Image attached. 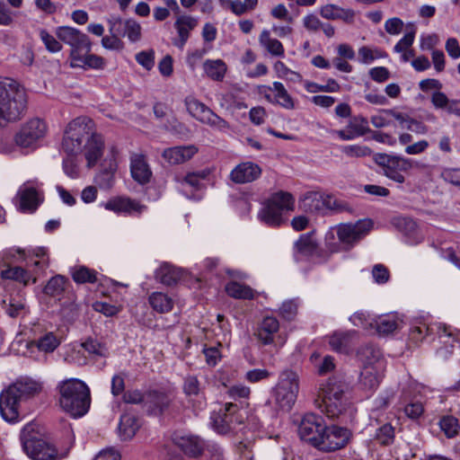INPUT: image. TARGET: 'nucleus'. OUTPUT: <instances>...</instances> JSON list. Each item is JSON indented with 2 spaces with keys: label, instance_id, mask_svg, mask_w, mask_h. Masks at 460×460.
<instances>
[{
  "label": "nucleus",
  "instance_id": "obj_3",
  "mask_svg": "<svg viewBox=\"0 0 460 460\" xmlns=\"http://www.w3.org/2000/svg\"><path fill=\"white\" fill-rule=\"evenodd\" d=\"M58 402L64 411L74 418L86 414L91 404L90 389L79 379H67L58 385Z\"/></svg>",
  "mask_w": 460,
  "mask_h": 460
},
{
  "label": "nucleus",
  "instance_id": "obj_50",
  "mask_svg": "<svg viewBox=\"0 0 460 460\" xmlns=\"http://www.w3.org/2000/svg\"><path fill=\"white\" fill-rule=\"evenodd\" d=\"M347 129L351 130L357 137L364 136L370 131L368 121L363 116L354 117L349 122Z\"/></svg>",
  "mask_w": 460,
  "mask_h": 460
},
{
  "label": "nucleus",
  "instance_id": "obj_16",
  "mask_svg": "<svg viewBox=\"0 0 460 460\" xmlns=\"http://www.w3.org/2000/svg\"><path fill=\"white\" fill-rule=\"evenodd\" d=\"M8 386L0 394V413L4 420L14 423L19 420L21 398Z\"/></svg>",
  "mask_w": 460,
  "mask_h": 460
},
{
  "label": "nucleus",
  "instance_id": "obj_9",
  "mask_svg": "<svg viewBox=\"0 0 460 460\" xmlns=\"http://www.w3.org/2000/svg\"><path fill=\"white\" fill-rule=\"evenodd\" d=\"M48 127L44 120L34 118L23 123L14 135V142L21 148L35 149L38 143L47 134Z\"/></svg>",
  "mask_w": 460,
  "mask_h": 460
},
{
  "label": "nucleus",
  "instance_id": "obj_10",
  "mask_svg": "<svg viewBox=\"0 0 460 460\" xmlns=\"http://www.w3.org/2000/svg\"><path fill=\"white\" fill-rule=\"evenodd\" d=\"M244 420L236 403L226 402L217 411L210 415V426L219 435H226L233 429V424H241Z\"/></svg>",
  "mask_w": 460,
  "mask_h": 460
},
{
  "label": "nucleus",
  "instance_id": "obj_59",
  "mask_svg": "<svg viewBox=\"0 0 460 460\" xmlns=\"http://www.w3.org/2000/svg\"><path fill=\"white\" fill-rule=\"evenodd\" d=\"M433 332V328L422 323L420 326H414L411 329V339L415 342L421 341L426 335H429Z\"/></svg>",
  "mask_w": 460,
  "mask_h": 460
},
{
  "label": "nucleus",
  "instance_id": "obj_26",
  "mask_svg": "<svg viewBox=\"0 0 460 460\" xmlns=\"http://www.w3.org/2000/svg\"><path fill=\"white\" fill-rule=\"evenodd\" d=\"M320 14L327 20H342L347 23H352L356 13L352 9H344L330 4L320 9Z\"/></svg>",
  "mask_w": 460,
  "mask_h": 460
},
{
  "label": "nucleus",
  "instance_id": "obj_60",
  "mask_svg": "<svg viewBox=\"0 0 460 460\" xmlns=\"http://www.w3.org/2000/svg\"><path fill=\"white\" fill-rule=\"evenodd\" d=\"M423 412L424 408L422 403L420 402H410L404 407L405 415L411 420L419 419Z\"/></svg>",
  "mask_w": 460,
  "mask_h": 460
},
{
  "label": "nucleus",
  "instance_id": "obj_36",
  "mask_svg": "<svg viewBox=\"0 0 460 460\" xmlns=\"http://www.w3.org/2000/svg\"><path fill=\"white\" fill-rule=\"evenodd\" d=\"M226 291L228 296L236 299H252L254 296L253 290L236 281H231L226 284Z\"/></svg>",
  "mask_w": 460,
  "mask_h": 460
},
{
  "label": "nucleus",
  "instance_id": "obj_54",
  "mask_svg": "<svg viewBox=\"0 0 460 460\" xmlns=\"http://www.w3.org/2000/svg\"><path fill=\"white\" fill-rule=\"evenodd\" d=\"M136 60L146 70H151L155 66V51H140L136 55Z\"/></svg>",
  "mask_w": 460,
  "mask_h": 460
},
{
  "label": "nucleus",
  "instance_id": "obj_22",
  "mask_svg": "<svg viewBox=\"0 0 460 460\" xmlns=\"http://www.w3.org/2000/svg\"><path fill=\"white\" fill-rule=\"evenodd\" d=\"M168 395L160 390H149L146 393L145 408L148 414L159 415L169 405Z\"/></svg>",
  "mask_w": 460,
  "mask_h": 460
},
{
  "label": "nucleus",
  "instance_id": "obj_61",
  "mask_svg": "<svg viewBox=\"0 0 460 460\" xmlns=\"http://www.w3.org/2000/svg\"><path fill=\"white\" fill-rule=\"evenodd\" d=\"M146 393L143 394L139 390H129L123 394V401L126 403L138 404L143 403L145 405Z\"/></svg>",
  "mask_w": 460,
  "mask_h": 460
},
{
  "label": "nucleus",
  "instance_id": "obj_15",
  "mask_svg": "<svg viewBox=\"0 0 460 460\" xmlns=\"http://www.w3.org/2000/svg\"><path fill=\"white\" fill-rule=\"evenodd\" d=\"M109 31L128 37L131 42H137L141 39V25L134 19L122 20L120 17L112 16L108 20Z\"/></svg>",
  "mask_w": 460,
  "mask_h": 460
},
{
  "label": "nucleus",
  "instance_id": "obj_21",
  "mask_svg": "<svg viewBox=\"0 0 460 460\" xmlns=\"http://www.w3.org/2000/svg\"><path fill=\"white\" fill-rule=\"evenodd\" d=\"M104 208L107 210L113 211L115 213H137L141 214L146 209V206L139 203L135 199L129 198H115L108 200L104 204Z\"/></svg>",
  "mask_w": 460,
  "mask_h": 460
},
{
  "label": "nucleus",
  "instance_id": "obj_5",
  "mask_svg": "<svg viewBox=\"0 0 460 460\" xmlns=\"http://www.w3.org/2000/svg\"><path fill=\"white\" fill-rule=\"evenodd\" d=\"M349 385L338 376H332L322 385L319 391V398L322 400V406L324 407L328 417H339L347 406L346 393L349 391Z\"/></svg>",
  "mask_w": 460,
  "mask_h": 460
},
{
  "label": "nucleus",
  "instance_id": "obj_7",
  "mask_svg": "<svg viewBox=\"0 0 460 460\" xmlns=\"http://www.w3.org/2000/svg\"><path fill=\"white\" fill-rule=\"evenodd\" d=\"M299 391L298 375L289 369L284 370L275 388V401L285 411H290L295 404Z\"/></svg>",
  "mask_w": 460,
  "mask_h": 460
},
{
  "label": "nucleus",
  "instance_id": "obj_63",
  "mask_svg": "<svg viewBox=\"0 0 460 460\" xmlns=\"http://www.w3.org/2000/svg\"><path fill=\"white\" fill-rule=\"evenodd\" d=\"M5 313L13 317H18L24 311V305L14 298L10 299L9 304L5 305Z\"/></svg>",
  "mask_w": 460,
  "mask_h": 460
},
{
  "label": "nucleus",
  "instance_id": "obj_13",
  "mask_svg": "<svg viewBox=\"0 0 460 460\" xmlns=\"http://www.w3.org/2000/svg\"><path fill=\"white\" fill-rule=\"evenodd\" d=\"M323 437L317 449L323 452H334L347 446L351 438V431L337 425H327Z\"/></svg>",
  "mask_w": 460,
  "mask_h": 460
},
{
  "label": "nucleus",
  "instance_id": "obj_58",
  "mask_svg": "<svg viewBox=\"0 0 460 460\" xmlns=\"http://www.w3.org/2000/svg\"><path fill=\"white\" fill-rule=\"evenodd\" d=\"M204 450L208 460H226L224 449L217 443H208Z\"/></svg>",
  "mask_w": 460,
  "mask_h": 460
},
{
  "label": "nucleus",
  "instance_id": "obj_46",
  "mask_svg": "<svg viewBox=\"0 0 460 460\" xmlns=\"http://www.w3.org/2000/svg\"><path fill=\"white\" fill-rule=\"evenodd\" d=\"M305 89L310 93L325 92V93H337L341 90V85L332 78L327 80V84H319L314 82H307Z\"/></svg>",
  "mask_w": 460,
  "mask_h": 460
},
{
  "label": "nucleus",
  "instance_id": "obj_38",
  "mask_svg": "<svg viewBox=\"0 0 460 460\" xmlns=\"http://www.w3.org/2000/svg\"><path fill=\"white\" fill-rule=\"evenodd\" d=\"M438 425L447 438H456L459 434V420L453 415L442 416L438 421Z\"/></svg>",
  "mask_w": 460,
  "mask_h": 460
},
{
  "label": "nucleus",
  "instance_id": "obj_18",
  "mask_svg": "<svg viewBox=\"0 0 460 460\" xmlns=\"http://www.w3.org/2000/svg\"><path fill=\"white\" fill-rule=\"evenodd\" d=\"M130 172L132 178L141 185L148 183L153 176L146 156L137 153L130 155Z\"/></svg>",
  "mask_w": 460,
  "mask_h": 460
},
{
  "label": "nucleus",
  "instance_id": "obj_17",
  "mask_svg": "<svg viewBox=\"0 0 460 460\" xmlns=\"http://www.w3.org/2000/svg\"><path fill=\"white\" fill-rule=\"evenodd\" d=\"M336 200L332 197L323 199L317 192H309L300 200V208L307 213H323L326 209H334Z\"/></svg>",
  "mask_w": 460,
  "mask_h": 460
},
{
  "label": "nucleus",
  "instance_id": "obj_33",
  "mask_svg": "<svg viewBox=\"0 0 460 460\" xmlns=\"http://www.w3.org/2000/svg\"><path fill=\"white\" fill-rule=\"evenodd\" d=\"M259 42L272 56L283 57L285 54L282 43L277 39L270 38V33L268 30L261 31L259 37Z\"/></svg>",
  "mask_w": 460,
  "mask_h": 460
},
{
  "label": "nucleus",
  "instance_id": "obj_29",
  "mask_svg": "<svg viewBox=\"0 0 460 460\" xmlns=\"http://www.w3.org/2000/svg\"><path fill=\"white\" fill-rule=\"evenodd\" d=\"M106 65L105 59L91 52H83L78 59L70 62L71 67H79L84 69H103Z\"/></svg>",
  "mask_w": 460,
  "mask_h": 460
},
{
  "label": "nucleus",
  "instance_id": "obj_51",
  "mask_svg": "<svg viewBox=\"0 0 460 460\" xmlns=\"http://www.w3.org/2000/svg\"><path fill=\"white\" fill-rule=\"evenodd\" d=\"M72 276L76 283H94L96 281L95 272L84 266L76 269Z\"/></svg>",
  "mask_w": 460,
  "mask_h": 460
},
{
  "label": "nucleus",
  "instance_id": "obj_28",
  "mask_svg": "<svg viewBox=\"0 0 460 460\" xmlns=\"http://www.w3.org/2000/svg\"><path fill=\"white\" fill-rule=\"evenodd\" d=\"M198 25V20L189 15H181L177 17L174 22V27L177 29L179 34V41L175 44L183 48L187 42L190 32Z\"/></svg>",
  "mask_w": 460,
  "mask_h": 460
},
{
  "label": "nucleus",
  "instance_id": "obj_35",
  "mask_svg": "<svg viewBox=\"0 0 460 460\" xmlns=\"http://www.w3.org/2000/svg\"><path fill=\"white\" fill-rule=\"evenodd\" d=\"M203 67L207 75L215 81H222L226 72V66L221 59H208L204 62Z\"/></svg>",
  "mask_w": 460,
  "mask_h": 460
},
{
  "label": "nucleus",
  "instance_id": "obj_25",
  "mask_svg": "<svg viewBox=\"0 0 460 460\" xmlns=\"http://www.w3.org/2000/svg\"><path fill=\"white\" fill-rule=\"evenodd\" d=\"M17 195L20 199V208L23 211H34L40 204L38 191L30 183L23 184Z\"/></svg>",
  "mask_w": 460,
  "mask_h": 460
},
{
  "label": "nucleus",
  "instance_id": "obj_2",
  "mask_svg": "<svg viewBox=\"0 0 460 460\" xmlns=\"http://www.w3.org/2000/svg\"><path fill=\"white\" fill-rule=\"evenodd\" d=\"M27 106L24 87L13 79H0V128L21 120L26 114Z\"/></svg>",
  "mask_w": 460,
  "mask_h": 460
},
{
  "label": "nucleus",
  "instance_id": "obj_23",
  "mask_svg": "<svg viewBox=\"0 0 460 460\" xmlns=\"http://www.w3.org/2000/svg\"><path fill=\"white\" fill-rule=\"evenodd\" d=\"M392 222L394 226L408 238L407 242L409 243H418L421 241L422 238L418 234L417 224L412 218L397 217H394Z\"/></svg>",
  "mask_w": 460,
  "mask_h": 460
},
{
  "label": "nucleus",
  "instance_id": "obj_44",
  "mask_svg": "<svg viewBox=\"0 0 460 460\" xmlns=\"http://www.w3.org/2000/svg\"><path fill=\"white\" fill-rule=\"evenodd\" d=\"M198 153L194 145L174 146V164H182L191 159Z\"/></svg>",
  "mask_w": 460,
  "mask_h": 460
},
{
  "label": "nucleus",
  "instance_id": "obj_14",
  "mask_svg": "<svg viewBox=\"0 0 460 460\" xmlns=\"http://www.w3.org/2000/svg\"><path fill=\"white\" fill-rule=\"evenodd\" d=\"M185 104L189 113L203 123L225 128L226 121L217 116L211 109L194 98H186Z\"/></svg>",
  "mask_w": 460,
  "mask_h": 460
},
{
  "label": "nucleus",
  "instance_id": "obj_27",
  "mask_svg": "<svg viewBox=\"0 0 460 460\" xmlns=\"http://www.w3.org/2000/svg\"><path fill=\"white\" fill-rule=\"evenodd\" d=\"M19 398L26 399L40 392L41 384L31 378H21L9 385Z\"/></svg>",
  "mask_w": 460,
  "mask_h": 460
},
{
  "label": "nucleus",
  "instance_id": "obj_45",
  "mask_svg": "<svg viewBox=\"0 0 460 460\" xmlns=\"http://www.w3.org/2000/svg\"><path fill=\"white\" fill-rule=\"evenodd\" d=\"M337 235L340 242L346 245H353L359 241L358 234L355 232L352 225H342L337 229Z\"/></svg>",
  "mask_w": 460,
  "mask_h": 460
},
{
  "label": "nucleus",
  "instance_id": "obj_11",
  "mask_svg": "<svg viewBox=\"0 0 460 460\" xmlns=\"http://www.w3.org/2000/svg\"><path fill=\"white\" fill-rule=\"evenodd\" d=\"M57 38L71 47L69 58L71 61L78 59L83 52H91L92 42L89 37L81 31L70 26H59L56 29Z\"/></svg>",
  "mask_w": 460,
  "mask_h": 460
},
{
  "label": "nucleus",
  "instance_id": "obj_37",
  "mask_svg": "<svg viewBox=\"0 0 460 460\" xmlns=\"http://www.w3.org/2000/svg\"><path fill=\"white\" fill-rule=\"evenodd\" d=\"M268 89L270 91L276 92L275 101L279 105L288 110L294 109V101L285 89L282 83L274 82L272 86H269Z\"/></svg>",
  "mask_w": 460,
  "mask_h": 460
},
{
  "label": "nucleus",
  "instance_id": "obj_40",
  "mask_svg": "<svg viewBox=\"0 0 460 460\" xmlns=\"http://www.w3.org/2000/svg\"><path fill=\"white\" fill-rule=\"evenodd\" d=\"M66 282L67 279L61 275L52 277L45 286L44 293L50 296H60L65 291Z\"/></svg>",
  "mask_w": 460,
  "mask_h": 460
},
{
  "label": "nucleus",
  "instance_id": "obj_62",
  "mask_svg": "<svg viewBox=\"0 0 460 460\" xmlns=\"http://www.w3.org/2000/svg\"><path fill=\"white\" fill-rule=\"evenodd\" d=\"M372 275L375 281L378 284L386 283L390 277L387 268L382 264H376L373 267Z\"/></svg>",
  "mask_w": 460,
  "mask_h": 460
},
{
  "label": "nucleus",
  "instance_id": "obj_39",
  "mask_svg": "<svg viewBox=\"0 0 460 460\" xmlns=\"http://www.w3.org/2000/svg\"><path fill=\"white\" fill-rule=\"evenodd\" d=\"M60 341L53 332H48L31 344L35 345L39 350L44 352H53L59 345Z\"/></svg>",
  "mask_w": 460,
  "mask_h": 460
},
{
  "label": "nucleus",
  "instance_id": "obj_4",
  "mask_svg": "<svg viewBox=\"0 0 460 460\" xmlns=\"http://www.w3.org/2000/svg\"><path fill=\"white\" fill-rule=\"evenodd\" d=\"M22 446L26 455L33 460H58L56 447L40 432L37 424L28 423L20 435Z\"/></svg>",
  "mask_w": 460,
  "mask_h": 460
},
{
  "label": "nucleus",
  "instance_id": "obj_32",
  "mask_svg": "<svg viewBox=\"0 0 460 460\" xmlns=\"http://www.w3.org/2000/svg\"><path fill=\"white\" fill-rule=\"evenodd\" d=\"M140 425L138 420L131 414H123L120 417L119 433L122 440H129L135 435Z\"/></svg>",
  "mask_w": 460,
  "mask_h": 460
},
{
  "label": "nucleus",
  "instance_id": "obj_8",
  "mask_svg": "<svg viewBox=\"0 0 460 460\" xmlns=\"http://www.w3.org/2000/svg\"><path fill=\"white\" fill-rule=\"evenodd\" d=\"M373 161L382 168L385 176L398 183L405 181L402 172H406L412 168L411 159L385 153L374 154Z\"/></svg>",
  "mask_w": 460,
  "mask_h": 460
},
{
  "label": "nucleus",
  "instance_id": "obj_52",
  "mask_svg": "<svg viewBox=\"0 0 460 460\" xmlns=\"http://www.w3.org/2000/svg\"><path fill=\"white\" fill-rule=\"evenodd\" d=\"M64 172L70 178H77L79 176V163L77 156H66L63 160Z\"/></svg>",
  "mask_w": 460,
  "mask_h": 460
},
{
  "label": "nucleus",
  "instance_id": "obj_47",
  "mask_svg": "<svg viewBox=\"0 0 460 460\" xmlns=\"http://www.w3.org/2000/svg\"><path fill=\"white\" fill-rule=\"evenodd\" d=\"M394 428L390 423H385L376 429V440L383 446H389L394 441Z\"/></svg>",
  "mask_w": 460,
  "mask_h": 460
},
{
  "label": "nucleus",
  "instance_id": "obj_12",
  "mask_svg": "<svg viewBox=\"0 0 460 460\" xmlns=\"http://www.w3.org/2000/svg\"><path fill=\"white\" fill-rule=\"evenodd\" d=\"M325 429H327V424L322 416L306 413L300 421L297 432L302 441L317 449L320 440L323 438Z\"/></svg>",
  "mask_w": 460,
  "mask_h": 460
},
{
  "label": "nucleus",
  "instance_id": "obj_19",
  "mask_svg": "<svg viewBox=\"0 0 460 460\" xmlns=\"http://www.w3.org/2000/svg\"><path fill=\"white\" fill-rule=\"evenodd\" d=\"M261 174V168L252 162H243L236 165L230 173L232 181L243 184L257 180Z\"/></svg>",
  "mask_w": 460,
  "mask_h": 460
},
{
  "label": "nucleus",
  "instance_id": "obj_31",
  "mask_svg": "<svg viewBox=\"0 0 460 460\" xmlns=\"http://www.w3.org/2000/svg\"><path fill=\"white\" fill-rule=\"evenodd\" d=\"M353 333V332H334L329 337V345L331 346L332 349L340 353H347L350 347Z\"/></svg>",
  "mask_w": 460,
  "mask_h": 460
},
{
  "label": "nucleus",
  "instance_id": "obj_55",
  "mask_svg": "<svg viewBox=\"0 0 460 460\" xmlns=\"http://www.w3.org/2000/svg\"><path fill=\"white\" fill-rule=\"evenodd\" d=\"M342 152L350 157H364L372 154L369 147L358 145L346 146L342 148Z\"/></svg>",
  "mask_w": 460,
  "mask_h": 460
},
{
  "label": "nucleus",
  "instance_id": "obj_64",
  "mask_svg": "<svg viewBox=\"0 0 460 460\" xmlns=\"http://www.w3.org/2000/svg\"><path fill=\"white\" fill-rule=\"evenodd\" d=\"M442 176L445 181L456 186H460V168H449L444 170Z\"/></svg>",
  "mask_w": 460,
  "mask_h": 460
},
{
  "label": "nucleus",
  "instance_id": "obj_1",
  "mask_svg": "<svg viewBox=\"0 0 460 460\" xmlns=\"http://www.w3.org/2000/svg\"><path fill=\"white\" fill-rule=\"evenodd\" d=\"M92 120L86 118H77L71 121L62 141V148L68 156H77L84 149L87 167H93L102 155L104 142L97 133L88 131Z\"/></svg>",
  "mask_w": 460,
  "mask_h": 460
},
{
  "label": "nucleus",
  "instance_id": "obj_48",
  "mask_svg": "<svg viewBox=\"0 0 460 460\" xmlns=\"http://www.w3.org/2000/svg\"><path fill=\"white\" fill-rule=\"evenodd\" d=\"M82 347L93 356L105 358L109 354L108 349L103 343H101L97 340H93L92 338L87 339L84 343H82Z\"/></svg>",
  "mask_w": 460,
  "mask_h": 460
},
{
  "label": "nucleus",
  "instance_id": "obj_34",
  "mask_svg": "<svg viewBox=\"0 0 460 460\" xmlns=\"http://www.w3.org/2000/svg\"><path fill=\"white\" fill-rule=\"evenodd\" d=\"M358 357L366 365L365 367H371L381 358L382 352L377 346L368 343L358 349Z\"/></svg>",
  "mask_w": 460,
  "mask_h": 460
},
{
  "label": "nucleus",
  "instance_id": "obj_20",
  "mask_svg": "<svg viewBox=\"0 0 460 460\" xmlns=\"http://www.w3.org/2000/svg\"><path fill=\"white\" fill-rule=\"evenodd\" d=\"M174 447L181 450L184 455L196 458L203 454L206 446L200 438L190 435L181 437L174 436Z\"/></svg>",
  "mask_w": 460,
  "mask_h": 460
},
{
  "label": "nucleus",
  "instance_id": "obj_43",
  "mask_svg": "<svg viewBox=\"0 0 460 460\" xmlns=\"http://www.w3.org/2000/svg\"><path fill=\"white\" fill-rule=\"evenodd\" d=\"M1 277L4 279H13L22 282L24 285H27L31 279V274L21 267L8 268L2 270Z\"/></svg>",
  "mask_w": 460,
  "mask_h": 460
},
{
  "label": "nucleus",
  "instance_id": "obj_42",
  "mask_svg": "<svg viewBox=\"0 0 460 460\" xmlns=\"http://www.w3.org/2000/svg\"><path fill=\"white\" fill-rule=\"evenodd\" d=\"M359 384L367 390L376 388L379 385L376 371L372 367H365L360 373Z\"/></svg>",
  "mask_w": 460,
  "mask_h": 460
},
{
  "label": "nucleus",
  "instance_id": "obj_30",
  "mask_svg": "<svg viewBox=\"0 0 460 460\" xmlns=\"http://www.w3.org/2000/svg\"><path fill=\"white\" fill-rule=\"evenodd\" d=\"M314 232L301 234L299 239L295 243L294 249L296 261H298V258H296V253L308 257L316 252L318 243L314 238Z\"/></svg>",
  "mask_w": 460,
  "mask_h": 460
},
{
  "label": "nucleus",
  "instance_id": "obj_24",
  "mask_svg": "<svg viewBox=\"0 0 460 460\" xmlns=\"http://www.w3.org/2000/svg\"><path fill=\"white\" fill-rule=\"evenodd\" d=\"M279 329V321L275 317L267 316L257 329L256 336L263 345H269L274 341V335Z\"/></svg>",
  "mask_w": 460,
  "mask_h": 460
},
{
  "label": "nucleus",
  "instance_id": "obj_56",
  "mask_svg": "<svg viewBox=\"0 0 460 460\" xmlns=\"http://www.w3.org/2000/svg\"><path fill=\"white\" fill-rule=\"evenodd\" d=\"M155 279L164 285L172 283V269L170 264L164 263L155 271Z\"/></svg>",
  "mask_w": 460,
  "mask_h": 460
},
{
  "label": "nucleus",
  "instance_id": "obj_41",
  "mask_svg": "<svg viewBox=\"0 0 460 460\" xmlns=\"http://www.w3.org/2000/svg\"><path fill=\"white\" fill-rule=\"evenodd\" d=\"M149 301L152 307L160 313L170 312L172 308V299L166 294L161 292L152 294Z\"/></svg>",
  "mask_w": 460,
  "mask_h": 460
},
{
  "label": "nucleus",
  "instance_id": "obj_6",
  "mask_svg": "<svg viewBox=\"0 0 460 460\" xmlns=\"http://www.w3.org/2000/svg\"><path fill=\"white\" fill-rule=\"evenodd\" d=\"M294 202L291 193L282 190L275 192L262 203L258 217L269 226H279L284 222L283 213L293 210Z\"/></svg>",
  "mask_w": 460,
  "mask_h": 460
},
{
  "label": "nucleus",
  "instance_id": "obj_49",
  "mask_svg": "<svg viewBox=\"0 0 460 460\" xmlns=\"http://www.w3.org/2000/svg\"><path fill=\"white\" fill-rule=\"evenodd\" d=\"M40 38L44 43L46 49L51 53L59 52L62 49V44L57 36L51 35L47 30H40Z\"/></svg>",
  "mask_w": 460,
  "mask_h": 460
},
{
  "label": "nucleus",
  "instance_id": "obj_53",
  "mask_svg": "<svg viewBox=\"0 0 460 460\" xmlns=\"http://www.w3.org/2000/svg\"><path fill=\"white\" fill-rule=\"evenodd\" d=\"M397 326L398 323L393 316H385L376 322V330L380 334H389L393 332Z\"/></svg>",
  "mask_w": 460,
  "mask_h": 460
},
{
  "label": "nucleus",
  "instance_id": "obj_57",
  "mask_svg": "<svg viewBox=\"0 0 460 460\" xmlns=\"http://www.w3.org/2000/svg\"><path fill=\"white\" fill-rule=\"evenodd\" d=\"M111 36H104L102 39V45L107 49H121L123 48V42L120 40V34L115 32H110Z\"/></svg>",
  "mask_w": 460,
  "mask_h": 460
}]
</instances>
